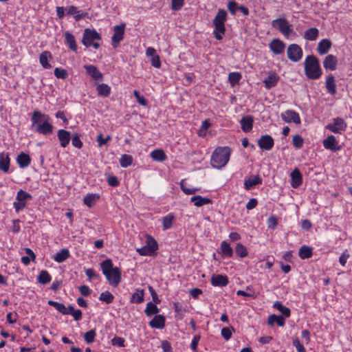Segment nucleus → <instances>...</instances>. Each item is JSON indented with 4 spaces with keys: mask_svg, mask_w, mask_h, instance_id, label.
<instances>
[{
    "mask_svg": "<svg viewBox=\"0 0 352 352\" xmlns=\"http://www.w3.org/2000/svg\"><path fill=\"white\" fill-rule=\"evenodd\" d=\"M144 292L143 289H136L131 297L130 302L131 303L140 304L144 301Z\"/></svg>",
    "mask_w": 352,
    "mask_h": 352,
    "instance_id": "obj_37",
    "label": "nucleus"
},
{
    "mask_svg": "<svg viewBox=\"0 0 352 352\" xmlns=\"http://www.w3.org/2000/svg\"><path fill=\"white\" fill-rule=\"evenodd\" d=\"M114 296L109 291L102 292L99 296V300L102 302H105L107 304H110L113 301Z\"/></svg>",
    "mask_w": 352,
    "mask_h": 352,
    "instance_id": "obj_50",
    "label": "nucleus"
},
{
    "mask_svg": "<svg viewBox=\"0 0 352 352\" xmlns=\"http://www.w3.org/2000/svg\"><path fill=\"white\" fill-rule=\"evenodd\" d=\"M272 25L280 32L285 36H289L293 31L292 25H289L287 20L285 18H278L272 21Z\"/></svg>",
    "mask_w": 352,
    "mask_h": 352,
    "instance_id": "obj_8",
    "label": "nucleus"
},
{
    "mask_svg": "<svg viewBox=\"0 0 352 352\" xmlns=\"http://www.w3.org/2000/svg\"><path fill=\"white\" fill-rule=\"evenodd\" d=\"M184 3V0H171V8L175 11L182 9Z\"/></svg>",
    "mask_w": 352,
    "mask_h": 352,
    "instance_id": "obj_57",
    "label": "nucleus"
},
{
    "mask_svg": "<svg viewBox=\"0 0 352 352\" xmlns=\"http://www.w3.org/2000/svg\"><path fill=\"white\" fill-rule=\"evenodd\" d=\"M96 90L98 96L102 97H108L111 94V87L104 83L98 84Z\"/></svg>",
    "mask_w": 352,
    "mask_h": 352,
    "instance_id": "obj_36",
    "label": "nucleus"
},
{
    "mask_svg": "<svg viewBox=\"0 0 352 352\" xmlns=\"http://www.w3.org/2000/svg\"><path fill=\"white\" fill-rule=\"evenodd\" d=\"M67 14L69 15H74V20L79 21L80 19L87 16V13L82 10H78L74 6H70L66 8Z\"/></svg>",
    "mask_w": 352,
    "mask_h": 352,
    "instance_id": "obj_20",
    "label": "nucleus"
},
{
    "mask_svg": "<svg viewBox=\"0 0 352 352\" xmlns=\"http://www.w3.org/2000/svg\"><path fill=\"white\" fill-rule=\"evenodd\" d=\"M65 43L69 49L74 52L77 50V45L74 36L69 32H65L64 34Z\"/></svg>",
    "mask_w": 352,
    "mask_h": 352,
    "instance_id": "obj_31",
    "label": "nucleus"
},
{
    "mask_svg": "<svg viewBox=\"0 0 352 352\" xmlns=\"http://www.w3.org/2000/svg\"><path fill=\"white\" fill-rule=\"evenodd\" d=\"M261 184L262 179L258 175H251L244 181V188L245 190H249L254 188L255 186Z\"/></svg>",
    "mask_w": 352,
    "mask_h": 352,
    "instance_id": "obj_22",
    "label": "nucleus"
},
{
    "mask_svg": "<svg viewBox=\"0 0 352 352\" xmlns=\"http://www.w3.org/2000/svg\"><path fill=\"white\" fill-rule=\"evenodd\" d=\"M16 162L19 167L24 168L28 167L31 163V158L29 155L21 152L16 158Z\"/></svg>",
    "mask_w": 352,
    "mask_h": 352,
    "instance_id": "obj_30",
    "label": "nucleus"
},
{
    "mask_svg": "<svg viewBox=\"0 0 352 352\" xmlns=\"http://www.w3.org/2000/svg\"><path fill=\"white\" fill-rule=\"evenodd\" d=\"M293 144L296 148H300L303 146V139L299 135H295L292 139Z\"/></svg>",
    "mask_w": 352,
    "mask_h": 352,
    "instance_id": "obj_55",
    "label": "nucleus"
},
{
    "mask_svg": "<svg viewBox=\"0 0 352 352\" xmlns=\"http://www.w3.org/2000/svg\"><path fill=\"white\" fill-rule=\"evenodd\" d=\"M52 280V277L47 270H42L37 276V280L39 283L46 285Z\"/></svg>",
    "mask_w": 352,
    "mask_h": 352,
    "instance_id": "obj_44",
    "label": "nucleus"
},
{
    "mask_svg": "<svg viewBox=\"0 0 352 352\" xmlns=\"http://www.w3.org/2000/svg\"><path fill=\"white\" fill-rule=\"evenodd\" d=\"M221 336L226 340H228L232 336V330L228 327H223L221 329Z\"/></svg>",
    "mask_w": 352,
    "mask_h": 352,
    "instance_id": "obj_64",
    "label": "nucleus"
},
{
    "mask_svg": "<svg viewBox=\"0 0 352 352\" xmlns=\"http://www.w3.org/2000/svg\"><path fill=\"white\" fill-rule=\"evenodd\" d=\"M32 195L23 190L17 192L16 201L13 203L16 212H19L26 206V200L31 199Z\"/></svg>",
    "mask_w": 352,
    "mask_h": 352,
    "instance_id": "obj_9",
    "label": "nucleus"
},
{
    "mask_svg": "<svg viewBox=\"0 0 352 352\" xmlns=\"http://www.w3.org/2000/svg\"><path fill=\"white\" fill-rule=\"evenodd\" d=\"M241 77V74L239 72H231L228 75L229 82L232 87H234L239 83Z\"/></svg>",
    "mask_w": 352,
    "mask_h": 352,
    "instance_id": "obj_48",
    "label": "nucleus"
},
{
    "mask_svg": "<svg viewBox=\"0 0 352 352\" xmlns=\"http://www.w3.org/2000/svg\"><path fill=\"white\" fill-rule=\"evenodd\" d=\"M226 20V11L223 9H219L212 21V23L214 26L213 34L215 38L219 41L223 38V35L226 32L225 22Z\"/></svg>",
    "mask_w": 352,
    "mask_h": 352,
    "instance_id": "obj_5",
    "label": "nucleus"
},
{
    "mask_svg": "<svg viewBox=\"0 0 352 352\" xmlns=\"http://www.w3.org/2000/svg\"><path fill=\"white\" fill-rule=\"evenodd\" d=\"M99 199V196L96 194H87L84 197V204L88 206L89 208H91L98 199Z\"/></svg>",
    "mask_w": 352,
    "mask_h": 352,
    "instance_id": "obj_46",
    "label": "nucleus"
},
{
    "mask_svg": "<svg viewBox=\"0 0 352 352\" xmlns=\"http://www.w3.org/2000/svg\"><path fill=\"white\" fill-rule=\"evenodd\" d=\"M347 124L341 118H335L333 122L328 124L325 128L334 133H341L346 129Z\"/></svg>",
    "mask_w": 352,
    "mask_h": 352,
    "instance_id": "obj_10",
    "label": "nucleus"
},
{
    "mask_svg": "<svg viewBox=\"0 0 352 352\" xmlns=\"http://www.w3.org/2000/svg\"><path fill=\"white\" fill-rule=\"evenodd\" d=\"M337 63L338 60L336 57L332 54H329L325 57L323 61V67L326 69L333 71L336 69Z\"/></svg>",
    "mask_w": 352,
    "mask_h": 352,
    "instance_id": "obj_25",
    "label": "nucleus"
},
{
    "mask_svg": "<svg viewBox=\"0 0 352 352\" xmlns=\"http://www.w3.org/2000/svg\"><path fill=\"white\" fill-rule=\"evenodd\" d=\"M10 158L8 153H0V170L4 173L9 171Z\"/></svg>",
    "mask_w": 352,
    "mask_h": 352,
    "instance_id": "obj_27",
    "label": "nucleus"
},
{
    "mask_svg": "<svg viewBox=\"0 0 352 352\" xmlns=\"http://www.w3.org/2000/svg\"><path fill=\"white\" fill-rule=\"evenodd\" d=\"M267 322L270 325H273L274 323H276L279 327H283L285 325V320L281 316L272 314L269 316Z\"/></svg>",
    "mask_w": 352,
    "mask_h": 352,
    "instance_id": "obj_40",
    "label": "nucleus"
},
{
    "mask_svg": "<svg viewBox=\"0 0 352 352\" xmlns=\"http://www.w3.org/2000/svg\"><path fill=\"white\" fill-rule=\"evenodd\" d=\"M87 74L94 80H102L103 78L102 74L98 69V68L92 65H86L84 66Z\"/></svg>",
    "mask_w": 352,
    "mask_h": 352,
    "instance_id": "obj_21",
    "label": "nucleus"
},
{
    "mask_svg": "<svg viewBox=\"0 0 352 352\" xmlns=\"http://www.w3.org/2000/svg\"><path fill=\"white\" fill-rule=\"evenodd\" d=\"M278 80L279 77L276 74H272L263 80V83L265 88L270 89L277 85Z\"/></svg>",
    "mask_w": 352,
    "mask_h": 352,
    "instance_id": "obj_33",
    "label": "nucleus"
},
{
    "mask_svg": "<svg viewBox=\"0 0 352 352\" xmlns=\"http://www.w3.org/2000/svg\"><path fill=\"white\" fill-rule=\"evenodd\" d=\"M292 344L296 349L298 352H306L305 348L300 344L298 338L294 339Z\"/></svg>",
    "mask_w": 352,
    "mask_h": 352,
    "instance_id": "obj_61",
    "label": "nucleus"
},
{
    "mask_svg": "<svg viewBox=\"0 0 352 352\" xmlns=\"http://www.w3.org/2000/svg\"><path fill=\"white\" fill-rule=\"evenodd\" d=\"M158 249V244L156 240L151 235L146 236V245L140 248H137L136 251L141 256H152Z\"/></svg>",
    "mask_w": 352,
    "mask_h": 352,
    "instance_id": "obj_7",
    "label": "nucleus"
},
{
    "mask_svg": "<svg viewBox=\"0 0 352 352\" xmlns=\"http://www.w3.org/2000/svg\"><path fill=\"white\" fill-rule=\"evenodd\" d=\"M288 58L293 62H298L302 57V50L298 44H291L287 50Z\"/></svg>",
    "mask_w": 352,
    "mask_h": 352,
    "instance_id": "obj_12",
    "label": "nucleus"
},
{
    "mask_svg": "<svg viewBox=\"0 0 352 352\" xmlns=\"http://www.w3.org/2000/svg\"><path fill=\"white\" fill-rule=\"evenodd\" d=\"M48 58H52V54L48 51H45L40 54L39 61L45 69H50L52 65L48 63Z\"/></svg>",
    "mask_w": 352,
    "mask_h": 352,
    "instance_id": "obj_34",
    "label": "nucleus"
},
{
    "mask_svg": "<svg viewBox=\"0 0 352 352\" xmlns=\"http://www.w3.org/2000/svg\"><path fill=\"white\" fill-rule=\"evenodd\" d=\"M70 256L69 251L63 248L57 252L53 257L54 260L58 263H62L66 261Z\"/></svg>",
    "mask_w": 352,
    "mask_h": 352,
    "instance_id": "obj_35",
    "label": "nucleus"
},
{
    "mask_svg": "<svg viewBox=\"0 0 352 352\" xmlns=\"http://www.w3.org/2000/svg\"><path fill=\"white\" fill-rule=\"evenodd\" d=\"M48 305L54 307L58 312L61 313L63 315H69V312L67 311V307L64 305V304L53 301L49 300Z\"/></svg>",
    "mask_w": 352,
    "mask_h": 352,
    "instance_id": "obj_45",
    "label": "nucleus"
},
{
    "mask_svg": "<svg viewBox=\"0 0 352 352\" xmlns=\"http://www.w3.org/2000/svg\"><path fill=\"white\" fill-rule=\"evenodd\" d=\"M78 289L80 293L84 296H88L91 294V289L85 285H80Z\"/></svg>",
    "mask_w": 352,
    "mask_h": 352,
    "instance_id": "obj_62",
    "label": "nucleus"
},
{
    "mask_svg": "<svg viewBox=\"0 0 352 352\" xmlns=\"http://www.w3.org/2000/svg\"><path fill=\"white\" fill-rule=\"evenodd\" d=\"M144 312L147 316H151L155 314L158 315L157 314L160 312V309L157 307L156 303L149 302L146 305Z\"/></svg>",
    "mask_w": 352,
    "mask_h": 352,
    "instance_id": "obj_43",
    "label": "nucleus"
},
{
    "mask_svg": "<svg viewBox=\"0 0 352 352\" xmlns=\"http://www.w3.org/2000/svg\"><path fill=\"white\" fill-rule=\"evenodd\" d=\"M31 121V128L35 132L43 135H49L53 133L54 126L48 115L40 111H34L32 113Z\"/></svg>",
    "mask_w": 352,
    "mask_h": 352,
    "instance_id": "obj_1",
    "label": "nucleus"
},
{
    "mask_svg": "<svg viewBox=\"0 0 352 352\" xmlns=\"http://www.w3.org/2000/svg\"><path fill=\"white\" fill-rule=\"evenodd\" d=\"M323 146L326 149L331 151H337L340 150V146H338V141L333 135H328L327 138L323 140Z\"/></svg>",
    "mask_w": 352,
    "mask_h": 352,
    "instance_id": "obj_15",
    "label": "nucleus"
},
{
    "mask_svg": "<svg viewBox=\"0 0 352 352\" xmlns=\"http://www.w3.org/2000/svg\"><path fill=\"white\" fill-rule=\"evenodd\" d=\"M235 252L241 258L245 257L248 254L246 247L241 243L236 244L235 247Z\"/></svg>",
    "mask_w": 352,
    "mask_h": 352,
    "instance_id": "obj_51",
    "label": "nucleus"
},
{
    "mask_svg": "<svg viewBox=\"0 0 352 352\" xmlns=\"http://www.w3.org/2000/svg\"><path fill=\"white\" fill-rule=\"evenodd\" d=\"M190 201L194 203V205L197 207H201L206 204L212 203V200L209 198L202 197L200 195H195L190 198Z\"/></svg>",
    "mask_w": 352,
    "mask_h": 352,
    "instance_id": "obj_32",
    "label": "nucleus"
},
{
    "mask_svg": "<svg viewBox=\"0 0 352 352\" xmlns=\"http://www.w3.org/2000/svg\"><path fill=\"white\" fill-rule=\"evenodd\" d=\"M175 218V216L172 213H170L162 217V221L163 224L164 230H168L173 227Z\"/></svg>",
    "mask_w": 352,
    "mask_h": 352,
    "instance_id": "obj_39",
    "label": "nucleus"
},
{
    "mask_svg": "<svg viewBox=\"0 0 352 352\" xmlns=\"http://www.w3.org/2000/svg\"><path fill=\"white\" fill-rule=\"evenodd\" d=\"M304 69L306 77L310 80H317L322 74L319 60L314 55H309L306 57Z\"/></svg>",
    "mask_w": 352,
    "mask_h": 352,
    "instance_id": "obj_3",
    "label": "nucleus"
},
{
    "mask_svg": "<svg viewBox=\"0 0 352 352\" xmlns=\"http://www.w3.org/2000/svg\"><path fill=\"white\" fill-rule=\"evenodd\" d=\"M269 47L274 54H280L285 50V44L278 38H274L269 44Z\"/></svg>",
    "mask_w": 352,
    "mask_h": 352,
    "instance_id": "obj_16",
    "label": "nucleus"
},
{
    "mask_svg": "<svg viewBox=\"0 0 352 352\" xmlns=\"http://www.w3.org/2000/svg\"><path fill=\"white\" fill-rule=\"evenodd\" d=\"M57 136L60 141V146L65 148L69 143L71 140V133L64 129H59L57 132Z\"/></svg>",
    "mask_w": 352,
    "mask_h": 352,
    "instance_id": "obj_18",
    "label": "nucleus"
},
{
    "mask_svg": "<svg viewBox=\"0 0 352 352\" xmlns=\"http://www.w3.org/2000/svg\"><path fill=\"white\" fill-rule=\"evenodd\" d=\"M274 307L278 309L281 314L286 318L289 317L290 316V309L288 307H286L283 305V304L279 302L276 301L274 303Z\"/></svg>",
    "mask_w": 352,
    "mask_h": 352,
    "instance_id": "obj_47",
    "label": "nucleus"
},
{
    "mask_svg": "<svg viewBox=\"0 0 352 352\" xmlns=\"http://www.w3.org/2000/svg\"><path fill=\"white\" fill-rule=\"evenodd\" d=\"M54 76L57 78L65 79L67 77V72L64 69L56 67L54 71Z\"/></svg>",
    "mask_w": 352,
    "mask_h": 352,
    "instance_id": "obj_53",
    "label": "nucleus"
},
{
    "mask_svg": "<svg viewBox=\"0 0 352 352\" xmlns=\"http://www.w3.org/2000/svg\"><path fill=\"white\" fill-rule=\"evenodd\" d=\"M166 318L162 315H155L149 322V326L152 328L162 329L165 327Z\"/></svg>",
    "mask_w": 352,
    "mask_h": 352,
    "instance_id": "obj_23",
    "label": "nucleus"
},
{
    "mask_svg": "<svg viewBox=\"0 0 352 352\" xmlns=\"http://www.w3.org/2000/svg\"><path fill=\"white\" fill-rule=\"evenodd\" d=\"M102 39L100 34L95 29L86 28L84 30L82 43L87 47L92 46L95 49H98L100 43L94 42Z\"/></svg>",
    "mask_w": 352,
    "mask_h": 352,
    "instance_id": "obj_6",
    "label": "nucleus"
},
{
    "mask_svg": "<svg viewBox=\"0 0 352 352\" xmlns=\"http://www.w3.org/2000/svg\"><path fill=\"white\" fill-rule=\"evenodd\" d=\"M111 140V135H107L105 138H103L102 133H100L97 136V142L99 147H101L102 145L106 144L109 141Z\"/></svg>",
    "mask_w": 352,
    "mask_h": 352,
    "instance_id": "obj_54",
    "label": "nucleus"
},
{
    "mask_svg": "<svg viewBox=\"0 0 352 352\" xmlns=\"http://www.w3.org/2000/svg\"><path fill=\"white\" fill-rule=\"evenodd\" d=\"M281 118L285 122H294L296 124L300 123L299 114L294 110H287L280 115Z\"/></svg>",
    "mask_w": 352,
    "mask_h": 352,
    "instance_id": "obj_13",
    "label": "nucleus"
},
{
    "mask_svg": "<svg viewBox=\"0 0 352 352\" xmlns=\"http://www.w3.org/2000/svg\"><path fill=\"white\" fill-rule=\"evenodd\" d=\"M133 163V157L131 155L124 154L120 160V164L123 168H126Z\"/></svg>",
    "mask_w": 352,
    "mask_h": 352,
    "instance_id": "obj_49",
    "label": "nucleus"
},
{
    "mask_svg": "<svg viewBox=\"0 0 352 352\" xmlns=\"http://www.w3.org/2000/svg\"><path fill=\"white\" fill-rule=\"evenodd\" d=\"M298 255L302 259L309 258L313 255V249L311 247L302 245L299 250Z\"/></svg>",
    "mask_w": 352,
    "mask_h": 352,
    "instance_id": "obj_38",
    "label": "nucleus"
},
{
    "mask_svg": "<svg viewBox=\"0 0 352 352\" xmlns=\"http://www.w3.org/2000/svg\"><path fill=\"white\" fill-rule=\"evenodd\" d=\"M219 253L223 258H231L233 256V250L227 241H223L221 243Z\"/></svg>",
    "mask_w": 352,
    "mask_h": 352,
    "instance_id": "obj_26",
    "label": "nucleus"
},
{
    "mask_svg": "<svg viewBox=\"0 0 352 352\" xmlns=\"http://www.w3.org/2000/svg\"><path fill=\"white\" fill-rule=\"evenodd\" d=\"M254 118L252 116L243 117L240 121L241 129L244 132H249L252 129Z\"/></svg>",
    "mask_w": 352,
    "mask_h": 352,
    "instance_id": "obj_29",
    "label": "nucleus"
},
{
    "mask_svg": "<svg viewBox=\"0 0 352 352\" xmlns=\"http://www.w3.org/2000/svg\"><path fill=\"white\" fill-rule=\"evenodd\" d=\"M111 343L114 346L123 347L124 346V339L121 337L116 336L111 340Z\"/></svg>",
    "mask_w": 352,
    "mask_h": 352,
    "instance_id": "obj_63",
    "label": "nucleus"
},
{
    "mask_svg": "<svg viewBox=\"0 0 352 352\" xmlns=\"http://www.w3.org/2000/svg\"><path fill=\"white\" fill-rule=\"evenodd\" d=\"M228 9L229 10L230 12L234 15L236 14V11L239 10V6H238V3L234 1H229L228 3Z\"/></svg>",
    "mask_w": 352,
    "mask_h": 352,
    "instance_id": "obj_59",
    "label": "nucleus"
},
{
    "mask_svg": "<svg viewBox=\"0 0 352 352\" xmlns=\"http://www.w3.org/2000/svg\"><path fill=\"white\" fill-rule=\"evenodd\" d=\"M100 267L107 280L113 287H116L121 281L120 270L113 266L112 261L107 258L100 263Z\"/></svg>",
    "mask_w": 352,
    "mask_h": 352,
    "instance_id": "obj_2",
    "label": "nucleus"
},
{
    "mask_svg": "<svg viewBox=\"0 0 352 352\" xmlns=\"http://www.w3.org/2000/svg\"><path fill=\"white\" fill-rule=\"evenodd\" d=\"M230 154L231 149L228 146L216 148L211 156V165L218 169L222 168L229 162Z\"/></svg>",
    "mask_w": 352,
    "mask_h": 352,
    "instance_id": "obj_4",
    "label": "nucleus"
},
{
    "mask_svg": "<svg viewBox=\"0 0 352 352\" xmlns=\"http://www.w3.org/2000/svg\"><path fill=\"white\" fill-rule=\"evenodd\" d=\"M133 95L135 97L138 102L140 104L144 105V106L147 104V100H146V98L144 96H142L140 95V93H139L138 91L135 90L133 91Z\"/></svg>",
    "mask_w": 352,
    "mask_h": 352,
    "instance_id": "obj_60",
    "label": "nucleus"
},
{
    "mask_svg": "<svg viewBox=\"0 0 352 352\" xmlns=\"http://www.w3.org/2000/svg\"><path fill=\"white\" fill-rule=\"evenodd\" d=\"M96 336V330L91 329L84 334V339L87 343L91 344L94 342Z\"/></svg>",
    "mask_w": 352,
    "mask_h": 352,
    "instance_id": "obj_52",
    "label": "nucleus"
},
{
    "mask_svg": "<svg viewBox=\"0 0 352 352\" xmlns=\"http://www.w3.org/2000/svg\"><path fill=\"white\" fill-rule=\"evenodd\" d=\"M319 31L316 28H311L307 30L304 34V38L308 41H315L318 38Z\"/></svg>",
    "mask_w": 352,
    "mask_h": 352,
    "instance_id": "obj_41",
    "label": "nucleus"
},
{
    "mask_svg": "<svg viewBox=\"0 0 352 352\" xmlns=\"http://www.w3.org/2000/svg\"><path fill=\"white\" fill-rule=\"evenodd\" d=\"M126 24L122 23L113 27V34L111 37V45L116 48L120 43L124 39Z\"/></svg>",
    "mask_w": 352,
    "mask_h": 352,
    "instance_id": "obj_11",
    "label": "nucleus"
},
{
    "mask_svg": "<svg viewBox=\"0 0 352 352\" xmlns=\"http://www.w3.org/2000/svg\"><path fill=\"white\" fill-rule=\"evenodd\" d=\"M331 47V42L327 38L322 39L318 44V52L321 54H326L328 53Z\"/></svg>",
    "mask_w": 352,
    "mask_h": 352,
    "instance_id": "obj_28",
    "label": "nucleus"
},
{
    "mask_svg": "<svg viewBox=\"0 0 352 352\" xmlns=\"http://www.w3.org/2000/svg\"><path fill=\"white\" fill-rule=\"evenodd\" d=\"M180 187H181V189L182 190V191L186 195H194L198 190V189H197V188H187L185 186V184H184V180H182V182H180Z\"/></svg>",
    "mask_w": 352,
    "mask_h": 352,
    "instance_id": "obj_56",
    "label": "nucleus"
},
{
    "mask_svg": "<svg viewBox=\"0 0 352 352\" xmlns=\"http://www.w3.org/2000/svg\"><path fill=\"white\" fill-rule=\"evenodd\" d=\"M325 87L327 91L332 96H334L337 93L335 77L332 74H329L327 77Z\"/></svg>",
    "mask_w": 352,
    "mask_h": 352,
    "instance_id": "obj_24",
    "label": "nucleus"
},
{
    "mask_svg": "<svg viewBox=\"0 0 352 352\" xmlns=\"http://www.w3.org/2000/svg\"><path fill=\"white\" fill-rule=\"evenodd\" d=\"M228 283V278L226 275H213L211 278V284L214 287H225Z\"/></svg>",
    "mask_w": 352,
    "mask_h": 352,
    "instance_id": "obj_19",
    "label": "nucleus"
},
{
    "mask_svg": "<svg viewBox=\"0 0 352 352\" xmlns=\"http://www.w3.org/2000/svg\"><path fill=\"white\" fill-rule=\"evenodd\" d=\"M151 158L157 162H164L166 160V155L162 149H156L151 153Z\"/></svg>",
    "mask_w": 352,
    "mask_h": 352,
    "instance_id": "obj_42",
    "label": "nucleus"
},
{
    "mask_svg": "<svg viewBox=\"0 0 352 352\" xmlns=\"http://www.w3.org/2000/svg\"><path fill=\"white\" fill-rule=\"evenodd\" d=\"M274 144V139L270 135H261L258 140V145L263 150L270 151L273 148Z\"/></svg>",
    "mask_w": 352,
    "mask_h": 352,
    "instance_id": "obj_14",
    "label": "nucleus"
},
{
    "mask_svg": "<svg viewBox=\"0 0 352 352\" xmlns=\"http://www.w3.org/2000/svg\"><path fill=\"white\" fill-rule=\"evenodd\" d=\"M291 177V186L294 188H297L302 183V176L298 168H295L290 174Z\"/></svg>",
    "mask_w": 352,
    "mask_h": 352,
    "instance_id": "obj_17",
    "label": "nucleus"
},
{
    "mask_svg": "<svg viewBox=\"0 0 352 352\" xmlns=\"http://www.w3.org/2000/svg\"><path fill=\"white\" fill-rule=\"evenodd\" d=\"M72 144L74 147L77 148H81L83 144L78 134L73 135L72 138Z\"/></svg>",
    "mask_w": 352,
    "mask_h": 352,
    "instance_id": "obj_58",
    "label": "nucleus"
}]
</instances>
